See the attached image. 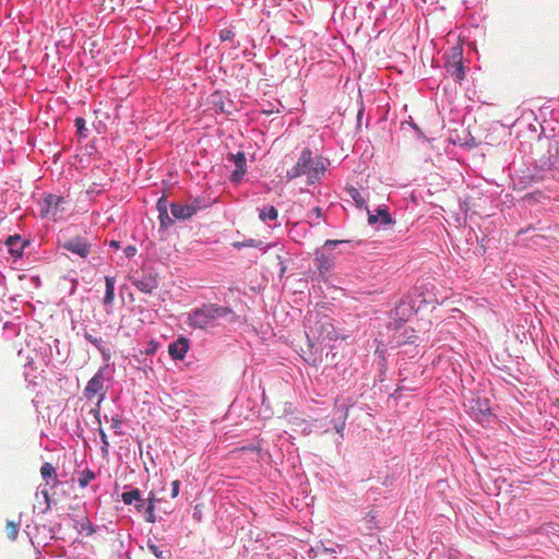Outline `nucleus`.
<instances>
[{
  "label": "nucleus",
  "mask_w": 559,
  "mask_h": 559,
  "mask_svg": "<svg viewBox=\"0 0 559 559\" xmlns=\"http://www.w3.org/2000/svg\"><path fill=\"white\" fill-rule=\"evenodd\" d=\"M333 266V261L330 257L320 254L317 257V267L321 274L329 272Z\"/></svg>",
  "instance_id": "nucleus-20"
},
{
  "label": "nucleus",
  "mask_w": 559,
  "mask_h": 559,
  "mask_svg": "<svg viewBox=\"0 0 559 559\" xmlns=\"http://www.w3.org/2000/svg\"><path fill=\"white\" fill-rule=\"evenodd\" d=\"M25 245H26V242L23 241L19 235L10 236L5 240V246L8 247V251L14 258L22 257Z\"/></svg>",
  "instance_id": "nucleus-11"
},
{
  "label": "nucleus",
  "mask_w": 559,
  "mask_h": 559,
  "mask_svg": "<svg viewBox=\"0 0 559 559\" xmlns=\"http://www.w3.org/2000/svg\"><path fill=\"white\" fill-rule=\"evenodd\" d=\"M171 214L175 218L187 219L197 213L199 206L195 204L173 203L170 205Z\"/></svg>",
  "instance_id": "nucleus-9"
},
{
  "label": "nucleus",
  "mask_w": 559,
  "mask_h": 559,
  "mask_svg": "<svg viewBox=\"0 0 559 559\" xmlns=\"http://www.w3.org/2000/svg\"><path fill=\"white\" fill-rule=\"evenodd\" d=\"M188 348L187 338L180 337L169 345L168 353L174 359H182L188 352Z\"/></svg>",
  "instance_id": "nucleus-12"
},
{
  "label": "nucleus",
  "mask_w": 559,
  "mask_h": 559,
  "mask_svg": "<svg viewBox=\"0 0 559 559\" xmlns=\"http://www.w3.org/2000/svg\"><path fill=\"white\" fill-rule=\"evenodd\" d=\"M147 548L157 559H163V551L155 544L148 543Z\"/></svg>",
  "instance_id": "nucleus-26"
},
{
  "label": "nucleus",
  "mask_w": 559,
  "mask_h": 559,
  "mask_svg": "<svg viewBox=\"0 0 559 559\" xmlns=\"http://www.w3.org/2000/svg\"><path fill=\"white\" fill-rule=\"evenodd\" d=\"M74 124L76 127V132L80 136L85 138L86 136V127H85V120L82 117H78L74 120Z\"/></svg>",
  "instance_id": "nucleus-25"
},
{
  "label": "nucleus",
  "mask_w": 559,
  "mask_h": 559,
  "mask_svg": "<svg viewBox=\"0 0 559 559\" xmlns=\"http://www.w3.org/2000/svg\"><path fill=\"white\" fill-rule=\"evenodd\" d=\"M368 222L373 225L380 222L383 225H388L392 222L390 213L385 209H378L377 214H370L368 217Z\"/></svg>",
  "instance_id": "nucleus-17"
},
{
  "label": "nucleus",
  "mask_w": 559,
  "mask_h": 559,
  "mask_svg": "<svg viewBox=\"0 0 559 559\" xmlns=\"http://www.w3.org/2000/svg\"><path fill=\"white\" fill-rule=\"evenodd\" d=\"M127 257H133L135 254V248L129 246L124 249Z\"/></svg>",
  "instance_id": "nucleus-34"
},
{
  "label": "nucleus",
  "mask_w": 559,
  "mask_h": 559,
  "mask_svg": "<svg viewBox=\"0 0 559 559\" xmlns=\"http://www.w3.org/2000/svg\"><path fill=\"white\" fill-rule=\"evenodd\" d=\"M95 478V474L94 472L90 471V469H84L80 476H79V479H78V483L80 485V487L84 488L86 487L93 479Z\"/></svg>",
  "instance_id": "nucleus-23"
},
{
  "label": "nucleus",
  "mask_w": 559,
  "mask_h": 559,
  "mask_svg": "<svg viewBox=\"0 0 559 559\" xmlns=\"http://www.w3.org/2000/svg\"><path fill=\"white\" fill-rule=\"evenodd\" d=\"M66 203L62 197L56 194H48L44 198L41 214L45 216L51 215L55 221L58 219L59 215L64 211L62 206Z\"/></svg>",
  "instance_id": "nucleus-3"
},
{
  "label": "nucleus",
  "mask_w": 559,
  "mask_h": 559,
  "mask_svg": "<svg viewBox=\"0 0 559 559\" xmlns=\"http://www.w3.org/2000/svg\"><path fill=\"white\" fill-rule=\"evenodd\" d=\"M105 283H106V294L104 297V304L109 305L114 301V298H115V278L106 276Z\"/></svg>",
  "instance_id": "nucleus-19"
},
{
  "label": "nucleus",
  "mask_w": 559,
  "mask_h": 559,
  "mask_svg": "<svg viewBox=\"0 0 559 559\" xmlns=\"http://www.w3.org/2000/svg\"><path fill=\"white\" fill-rule=\"evenodd\" d=\"M468 408L477 419H479V416H485L489 412L487 401H481L480 399H472L468 403Z\"/></svg>",
  "instance_id": "nucleus-15"
},
{
  "label": "nucleus",
  "mask_w": 559,
  "mask_h": 559,
  "mask_svg": "<svg viewBox=\"0 0 559 559\" xmlns=\"http://www.w3.org/2000/svg\"><path fill=\"white\" fill-rule=\"evenodd\" d=\"M121 419L116 416L111 418V428L116 430L117 433H120L119 429L121 428Z\"/></svg>",
  "instance_id": "nucleus-28"
},
{
  "label": "nucleus",
  "mask_w": 559,
  "mask_h": 559,
  "mask_svg": "<svg viewBox=\"0 0 559 559\" xmlns=\"http://www.w3.org/2000/svg\"><path fill=\"white\" fill-rule=\"evenodd\" d=\"M19 530H20V523L19 522H13V521H8L7 522L5 532H7V537L10 540H15L16 539L17 534H19Z\"/></svg>",
  "instance_id": "nucleus-21"
},
{
  "label": "nucleus",
  "mask_w": 559,
  "mask_h": 559,
  "mask_svg": "<svg viewBox=\"0 0 559 559\" xmlns=\"http://www.w3.org/2000/svg\"><path fill=\"white\" fill-rule=\"evenodd\" d=\"M312 333L320 342L337 340L334 326L329 320L317 322Z\"/></svg>",
  "instance_id": "nucleus-6"
},
{
  "label": "nucleus",
  "mask_w": 559,
  "mask_h": 559,
  "mask_svg": "<svg viewBox=\"0 0 559 559\" xmlns=\"http://www.w3.org/2000/svg\"><path fill=\"white\" fill-rule=\"evenodd\" d=\"M230 159L234 162L236 169L233 171L230 179L233 182H239L245 176L247 168V159L243 152H238L237 154H231Z\"/></svg>",
  "instance_id": "nucleus-8"
},
{
  "label": "nucleus",
  "mask_w": 559,
  "mask_h": 559,
  "mask_svg": "<svg viewBox=\"0 0 559 559\" xmlns=\"http://www.w3.org/2000/svg\"><path fill=\"white\" fill-rule=\"evenodd\" d=\"M317 551L321 556H328V555H332V554L335 552L333 549H329V548H325V547H323L322 549L317 548Z\"/></svg>",
  "instance_id": "nucleus-30"
},
{
  "label": "nucleus",
  "mask_w": 559,
  "mask_h": 559,
  "mask_svg": "<svg viewBox=\"0 0 559 559\" xmlns=\"http://www.w3.org/2000/svg\"><path fill=\"white\" fill-rule=\"evenodd\" d=\"M122 501L126 504L135 503V509L138 512L143 513L145 516V500L141 498V492L139 489H132L130 491H126L121 495Z\"/></svg>",
  "instance_id": "nucleus-10"
},
{
  "label": "nucleus",
  "mask_w": 559,
  "mask_h": 559,
  "mask_svg": "<svg viewBox=\"0 0 559 559\" xmlns=\"http://www.w3.org/2000/svg\"><path fill=\"white\" fill-rule=\"evenodd\" d=\"M344 427H345L344 421L341 425H335V429H336L337 433H340L341 436H343Z\"/></svg>",
  "instance_id": "nucleus-36"
},
{
  "label": "nucleus",
  "mask_w": 559,
  "mask_h": 559,
  "mask_svg": "<svg viewBox=\"0 0 559 559\" xmlns=\"http://www.w3.org/2000/svg\"><path fill=\"white\" fill-rule=\"evenodd\" d=\"M243 246H250V247L253 246V240L251 239V240H248L247 242H237V243H235V247H238V248H241Z\"/></svg>",
  "instance_id": "nucleus-35"
},
{
  "label": "nucleus",
  "mask_w": 559,
  "mask_h": 559,
  "mask_svg": "<svg viewBox=\"0 0 559 559\" xmlns=\"http://www.w3.org/2000/svg\"><path fill=\"white\" fill-rule=\"evenodd\" d=\"M313 213L317 215V217H321L322 216L321 207H319V206L314 207Z\"/></svg>",
  "instance_id": "nucleus-37"
},
{
  "label": "nucleus",
  "mask_w": 559,
  "mask_h": 559,
  "mask_svg": "<svg viewBox=\"0 0 559 559\" xmlns=\"http://www.w3.org/2000/svg\"><path fill=\"white\" fill-rule=\"evenodd\" d=\"M99 437H100L103 445L104 447H108L109 443H108V440H107V436H106V433H105V431L103 429H99Z\"/></svg>",
  "instance_id": "nucleus-32"
},
{
  "label": "nucleus",
  "mask_w": 559,
  "mask_h": 559,
  "mask_svg": "<svg viewBox=\"0 0 559 559\" xmlns=\"http://www.w3.org/2000/svg\"><path fill=\"white\" fill-rule=\"evenodd\" d=\"M278 216V212L274 206L269 207L267 210H260L259 217L262 222H266L267 219L274 221Z\"/></svg>",
  "instance_id": "nucleus-22"
},
{
  "label": "nucleus",
  "mask_w": 559,
  "mask_h": 559,
  "mask_svg": "<svg viewBox=\"0 0 559 559\" xmlns=\"http://www.w3.org/2000/svg\"><path fill=\"white\" fill-rule=\"evenodd\" d=\"M61 246L63 249L78 254L81 258H87L92 247L85 238L80 236L64 239Z\"/></svg>",
  "instance_id": "nucleus-4"
},
{
  "label": "nucleus",
  "mask_w": 559,
  "mask_h": 559,
  "mask_svg": "<svg viewBox=\"0 0 559 559\" xmlns=\"http://www.w3.org/2000/svg\"><path fill=\"white\" fill-rule=\"evenodd\" d=\"M179 488H180V481L179 480H174L171 483V498H176L178 496Z\"/></svg>",
  "instance_id": "nucleus-29"
},
{
  "label": "nucleus",
  "mask_w": 559,
  "mask_h": 559,
  "mask_svg": "<svg viewBox=\"0 0 559 559\" xmlns=\"http://www.w3.org/2000/svg\"><path fill=\"white\" fill-rule=\"evenodd\" d=\"M85 338L100 352L105 361L110 359V350L105 346V343L102 338L94 337L90 333H85Z\"/></svg>",
  "instance_id": "nucleus-16"
},
{
  "label": "nucleus",
  "mask_w": 559,
  "mask_h": 559,
  "mask_svg": "<svg viewBox=\"0 0 559 559\" xmlns=\"http://www.w3.org/2000/svg\"><path fill=\"white\" fill-rule=\"evenodd\" d=\"M341 241H338V240H326L325 243H324V247H326V248H334Z\"/></svg>",
  "instance_id": "nucleus-33"
},
{
  "label": "nucleus",
  "mask_w": 559,
  "mask_h": 559,
  "mask_svg": "<svg viewBox=\"0 0 559 559\" xmlns=\"http://www.w3.org/2000/svg\"><path fill=\"white\" fill-rule=\"evenodd\" d=\"M138 290L144 294H151L157 287V281L153 276H144L133 281Z\"/></svg>",
  "instance_id": "nucleus-14"
},
{
  "label": "nucleus",
  "mask_w": 559,
  "mask_h": 559,
  "mask_svg": "<svg viewBox=\"0 0 559 559\" xmlns=\"http://www.w3.org/2000/svg\"><path fill=\"white\" fill-rule=\"evenodd\" d=\"M324 171V166L321 162H314L311 157V151L304 148L296 165L287 171L290 179L308 175L309 177L318 176Z\"/></svg>",
  "instance_id": "nucleus-2"
},
{
  "label": "nucleus",
  "mask_w": 559,
  "mask_h": 559,
  "mask_svg": "<svg viewBox=\"0 0 559 559\" xmlns=\"http://www.w3.org/2000/svg\"><path fill=\"white\" fill-rule=\"evenodd\" d=\"M40 475L46 480V486L53 488L59 483L56 468L51 463L46 462L40 467Z\"/></svg>",
  "instance_id": "nucleus-13"
},
{
  "label": "nucleus",
  "mask_w": 559,
  "mask_h": 559,
  "mask_svg": "<svg viewBox=\"0 0 559 559\" xmlns=\"http://www.w3.org/2000/svg\"><path fill=\"white\" fill-rule=\"evenodd\" d=\"M235 34L233 31L230 29H222L219 32V38L221 40L225 41V40H230L231 38H234Z\"/></svg>",
  "instance_id": "nucleus-27"
},
{
  "label": "nucleus",
  "mask_w": 559,
  "mask_h": 559,
  "mask_svg": "<svg viewBox=\"0 0 559 559\" xmlns=\"http://www.w3.org/2000/svg\"><path fill=\"white\" fill-rule=\"evenodd\" d=\"M109 245H110V247H112L115 249L119 248V241H117V240H111Z\"/></svg>",
  "instance_id": "nucleus-38"
},
{
  "label": "nucleus",
  "mask_w": 559,
  "mask_h": 559,
  "mask_svg": "<svg viewBox=\"0 0 559 559\" xmlns=\"http://www.w3.org/2000/svg\"><path fill=\"white\" fill-rule=\"evenodd\" d=\"M231 310L216 304H204L188 314L187 323L194 329H207L215 326L218 319L229 314Z\"/></svg>",
  "instance_id": "nucleus-1"
},
{
  "label": "nucleus",
  "mask_w": 559,
  "mask_h": 559,
  "mask_svg": "<svg viewBox=\"0 0 559 559\" xmlns=\"http://www.w3.org/2000/svg\"><path fill=\"white\" fill-rule=\"evenodd\" d=\"M162 201H163V200H162V199H159V200H158V203H157V205H158V209H159V210H162Z\"/></svg>",
  "instance_id": "nucleus-39"
},
{
  "label": "nucleus",
  "mask_w": 559,
  "mask_h": 559,
  "mask_svg": "<svg viewBox=\"0 0 559 559\" xmlns=\"http://www.w3.org/2000/svg\"><path fill=\"white\" fill-rule=\"evenodd\" d=\"M99 396L98 404L105 399L106 391L104 388V376L98 371L86 384L84 396L88 400Z\"/></svg>",
  "instance_id": "nucleus-5"
},
{
  "label": "nucleus",
  "mask_w": 559,
  "mask_h": 559,
  "mask_svg": "<svg viewBox=\"0 0 559 559\" xmlns=\"http://www.w3.org/2000/svg\"><path fill=\"white\" fill-rule=\"evenodd\" d=\"M462 51L459 48L454 49L453 61L448 62L447 70L457 82H461L465 76L464 67L461 60Z\"/></svg>",
  "instance_id": "nucleus-7"
},
{
  "label": "nucleus",
  "mask_w": 559,
  "mask_h": 559,
  "mask_svg": "<svg viewBox=\"0 0 559 559\" xmlns=\"http://www.w3.org/2000/svg\"><path fill=\"white\" fill-rule=\"evenodd\" d=\"M41 495L46 501L47 508H50V495L46 488L41 490Z\"/></svg>",
  "instance_id": "nucleus-31"
},
{
  "label": "nucleus",
  "mask_w": 559,
  "mask_h": 559,
  "mask_svg": "<svg viewBox=\"0 0 559 559\" xmlns=\"http://www.w3.org/2000/svg\"><path fill=\"white\" fill-rule=\"evenodd\" d=\"M347 192L358 207H365L366 201L356 188L352 187Z\"/></svg>",
  "instance_id": "nucleus-24"
},
{
  "label": "nucleus",
  "mask_w": 559,
  "mask_h": 559,
  "mask_svg": "<svg viewBox=\"0 0 559 559\" xmlns=\"http://www.w3.org/2000/svg\"><path fill=\"white\" fill-rule=\"evenodd\" d=\"M146 507H145V521L148 523H154L156 521L155 516V493L151 491L146 499Z\"/></svg>",
  "instance_id": "nucleus-18"
}]
</instances>
